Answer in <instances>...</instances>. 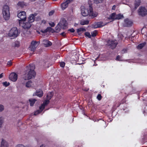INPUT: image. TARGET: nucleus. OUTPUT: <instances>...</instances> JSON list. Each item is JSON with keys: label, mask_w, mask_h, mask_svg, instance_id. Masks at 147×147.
<instances>
[{"label": "nucleus", "mask_w": 147, "mask_h": 147, "mask_svg": "<svg viewBox=\"0 0 147 147\" xmlns=\"http://www.w3.org/2000/svg\"><path fill=\"white\" fill-rule=\"evenodd\" d=\"M90 11V16H92L93 17H96L98 15L97 13H94L93 11L92 6L91 5L89 6Z\"/></svg>", "instance_id": "2eb2a0df"}, {"label": "nucleus", "mask_w": 147, "mask_h": 147, "mask_svg": "<svg viewBox=\"0 0 147 147\" xmlns=\"http://www.w3.org/2000/svg\"><path fill=\"white\" fill-rule=\"evenodd\" d=\"M32 82L31 80L28 81L26 84V86L27 88H30L32 86Z\"/></svg>", "instance_id": "4be33fe9"}, {"label": "nucleus", "mask_w": 147, "mask_h": 147, "mask_svg": "<svg viewBox=\"0 0 147 147\" xmlns=\"http://www.w3.org/2000/svg\"><path fill=\"white\" fill-rule=\"evenodd\" d=\"M54 11L53 10L49 12V16H51L52 15L54 14Z\"/></svg>", "instance_id": "79ce46f5"}, {"label": "nucleus", "mask_w": 147, "mask_h": 147, "mask_svg": "<svg viewBox=\"0 0 147 147\" xmlns=\"http://www.w3.org/2000/svg\"><path fill=\"white\" fill-rule=\"evenodd\" d=\"M99 57V56L97 57V58L96 59V60L97 59H98V57Z\"/></svg>", "instance_id": "4d7b16f0"}, {"label": "nucleus", "mask_w": 147, "mask_h": 147, "mask_svg": "<svg viewBox=\"0 0 147 147\" xmlns=\"http://www.w3.org/2000/svg\"><path fill=\"white\" fill-rule=\"evenodd\" d=\"M49 24L50 26L51 27H54L55 26V24L54 22H52L51 23H49Z\"/></svg>", "instance_id": "c03bdc74"}, {"label": "nucleus", "mask_w": 147, "mask_h": 147, "mask_svg": "<svg viewBox=\"0 0 147 147\" xmlns=\"http://www.w3.org/2000/svg\"><path fill=\"white\" fill-rule=\"evenodd\" d=\"M32 1H35V0H31Z\"/></svg>", "instance_id": "13d9d810"}, {"label": "nucleus", "mask_w": 147, "mask_h": 147, "mask_svg": "<svg viewBox=\"0 0 147 147\" xmlns=\"http://www.w3.org/2000/svg\"><path fill=\"white\" fill-rule=\"evenodd\" d=\"M115 13H114L111 14V15H110L108 18L110 20H112L113 19H115Z\"/></svg>", "instance_id": "393cba45"}, {"label": "nucleus", "mask_w": 147, "mask_h": 147, "mask_svg": "<svg viewBox=\"0 0 147 147\" xmlns=\"http://www.w3.org/2000/svg\"><path fill=\"white\" fill-rule=\"evenodd\" d=\"M102 96L100 94H98L97 97V98L99 100H100L101 99Z\"/></svg>", "instance_id": "37998d69"}, {"label": "nucleus", "mask_w": 147, "mask_h": 147, "mask_svg": "<svg viewBox=\"0 0 147 147\" xmlns=\"http://www.w3.org/2000/svg\"><path fill=\"white\" fill-rule=\"evenodd\" d=\"M97 34V31L95 30L94 31L91 32L92 36V37H94L96 36Z\"/></svg>", "instance_id": "f704fd0d"}, {"label": "nucleus", "mask_w": 147, "mask_h": 147, "mask_svg": "<svg viewBox=\"0 0 147 147\" xmlns=\"http://www.w3.org/2000/svg\"><path fill=\"white\" fill-rule=\"evenodd\" d=\"M36 101V100L35 99L31 98L29 100V101L30 103V106H33L34 104V103L35 101Z\"/></svg>", "instance_id": "5701e85b"}, {"label": "nucleus", "mask_w": 147, "mask_h": 147, "mask_svg": "<svg viewBox=\"0 0 147 147\" xmlns=\"http://www.w3.org/2000/svg\"><path fill=\"white\" fill-rule=\"evenodd\" d=\"M144 113H145V111H144Z\"/></svg>", "instance_id": "e2e57ef3"}, {"label": "nucleus", "mask_w": 147, "mask_h": 147, "mask_svg": "<svg viewBox=\"0 0 147 147\" xmlns=\"http://www.w3.org/2000/svg\"><path fill=\"white\" fill-rule=\"evenodd\" d=\"M43 44L45 47H48L52 45V43L51 42L47 40H44L42 41Z\"/></svg>", "instance_id": "f3484780"}, {"label": "nucleus", "mask_w": 147, "mask_h": 147, "mask_svg": "<svg viewBox=\"0 0 147 147\" xmlns=\"http://www.w3.org/2000/svg\"><path fill=\"white\" fill-rule=\"evenodd\" d=\"M120 58V56L119 55H118V56H117V57H116V60H119V58Z\"/></svg>", "instance_id": "3c124183"}, {"label": "nucleus", "mask_w": 147, "mask_h": 147, "mask_svg": "<svg viewBox=\"0 0 147 147\" xmlns=\"http://www.w3.org/2000/svg\"><path fill=\"white\" fill-rule=\"evenodd\" d=\"M89 23V21L88 20H84L81 21L80 24L82 25L88 24Z\"/></svg>", "instance_id": "c85d7f7f"}, {"label": "nucleus", "mask_w": 147, "mask_h": 147, "mask_svg": "<svg viewBox=\"0 0 147 147\" xmlns=\"http://www.w3.org/2000/svg\"><path fill=\"white\" fill-rule=\"evenodd\" d=\"M1 147H8V144L7 142L4 139H2V141L1 144Z\"/></svg>", "instance_id": "a211bd4d"}, {"label": "nucleus", "mask_w": 147, "mask_h": 147, "mask_svg": "<svg viewBox=\"0 0 147 147\" xmlns=\"http://www.w3.org/2000/svg\"><path fill=\"white\" fill-rule=\"evenodd\" d=\"M18 5L21 7H23L24 5V2H20L18 3Z\"/></svg>", "instance_id": "72a5a7b5"}, {"label": "nucleus", "mask_w": 147, "mask_h": 147, "mask_svg": "<svg viewBox=\"0 0 147 147\" xmlns=\"http://www.w3.org/2000/svg\"><path fill=\"white\" fill-rule=\"evenodd\" d=\"M142 30H143V29H142V30H141V31H142Z\"/></svg>", "instance_id": "bf43d9fd"}, {"label": "nucleus", "mask_w": 147, "mask_h": 147, "mask_svg": "<svg viewBox=\"0 0 147 147\" xmlns=\"http://www.w3.org/2000/svg\"><path fill=\"white\" fill-rule=\"evenodd\" d=\"M123 17V16L120 14L118 15H116L115 14V19H120Z\"/></svg>", "instance_id": "c756f323"}, {"label": "nucleus", "mask_w": 147, "mask_h": 147, "mask_svg": "<svg viewBox=\"0 0 147 147\" xmlns=\"http://www.w3.org/2000/svg\"><path fill=\"white\" fill-rule=\"evenodd\" d=\"M94 2L96 4H98L99 3H101L102 2L103 0H93Z\"/></svg>", "instance_id": "473e14b6"}, {"label": "nucleus", "mask_w": 147, "mask_h": 147, "mask_svg": "<svg viewBox=\"0 0 147 147\" xmlns=\"http://www.w3.org/2000/svg\"><path fill=\"white\" fill-rule=\"evenodd\" d=\"M45 106L44 105V104H42L41 106L39 107V110H37L34 113V115H36L40 113L45 108Z\"/></svg>", "instance_id": "4468645a"}, {"label": "nucleus", "mask_w": 147, "mask_h": 147, "mask_svg": "<svg viewBox=\"0 0 147 147\" xmlns=\"http://www.w3.org/2000/svg\"><path fill=\"white\" fill-rule=\"evenodd\" d=\"M65 63L64 62H61L60 63V65L61 67H64L65 65Z\"/></svg>", "instance_id": "a19ab883"}, {"label": "nucleus", "mask_w": 147, "mask_h": 147, "mask_svg": "<svg viewBox=\"0 0 147 147\" xmlns=\"http://www.w3.org/2000/svg\"><path fill=\"white\" fill-rule=\"evenodd\" d=\"M9 9V7L7 5H5L3 7V16L5 20H7L10 17Z\"/></svg>", "instance_id": "f03ea898"}, {"label": "nucleus", "mask_w": 147, "mask_h": 147, "mask_svg": "<svg viewBox=\"0 0 147 147\" xmlns=\"http://www.w3.org/2000/svg\"><path fill=\"white\" fill-rule=\"evenodd\" d=\"M43 94V93L42 91L41 90H38L36 91V92L33 94V96L36 95L39 97H41L42 96Z\"/></svg>", "instance_id": "dca6fc26"}, {"label": "nucleus", "mask_w": 147, "mask_h": 147, "mask_svg": "<svg viewBox=\"0 0 147 147\" xmlns=\"http://www.w3.org/2000/svg\"><path fill=\"white\" fill-rule=\"evenodd\" d=\"M40 147H44V146L43 145H42L40 146Z\"/></svg>", "instance_id": "6e6d98bb"}, {"label": "nucleus", "mask_w": 147, "mask_h": 147, "mask_svg": "<svg viewBox=\"0 0 147 147\" xmlns=\"http://www.w3.org/2000/svg\"><path fill=\"white\" fill-rule=\"evenodd\" d=\"M80 11L81 14L84 16H86L88 15L90 16V11L88 8L82 5L80 7Z\"/></svg>", "instance_id": "20e7f679"}, {"label": "nucleus", "mask_w": 147, "mask_h": 147, "mask_svg": "<svg viewBox=\"0 0 147 147\" xmlns=\"http://www.w3.org/2000/svg\"><path fill=\"white\" fill-rule=\"evenodd\" d=\"M97 24L98 28H100L103 26V25H102V23L101 22H98L97 23Z\"/></svg>", "instance_id": "ea45409f"}, {"label": "nucleus", "mask_w": 147, "mask_h": 147, "mask_svg": "<svg viewBox=\"0 0 147 147\" xmlns=\"http://www.w3.org/2000/svg\"><path fill=\"white\" fill-rule=\"evenodd\" d=\"M17 16L20 19V21H25L26 18V13L24 11H21L18 14Z\"/></svg>", "instance_id": "0eeeda50"}, {"label": "nucleus", "mask_w": 147, "mask_h": 147, "mask_svg": "<svg viewBox=\"0 0 147 147\" xmlns=\"http://www.w3.org/2000/svg\"><path fill=\"white\" fill-rule=\"evenodd\" d=\"M26 68L27 70L23 76V78L25 80H27L34 78L36 76V73L34 70L35 68L34 65L33 64H30Z\"/></svg>", "instance_id": "f257e3e1"}, {"label": "nucleus", "mask_w": 147, "mask_h": 147, "mask_svg": "<svg viewBox=\"0 0 147 147\" xmlns=\"http://www.w3.org/2000/svg\"><path fill=\"white\" fill-rule=\"evenodd\" d=\"M60 23H58L57 26L55 28V30H54V32H59L61 28H62L61 26H60Z\"/></svg>", "instance_id": "412c9836"}, {"label": "nucleus", "mask_w": 147, "mask_h": 147, "mask_svg": "<svg viewBox=\"0 0 147 147\" xmlns=\"http://www.w3.org/2000/svg\"><path fill=\"white\" fill-rule=\"evenodd\" d=\"M4 122V119L3 117H0V128H1L2 127V124Z\"/></svg>", "instance_id": "2f4dec72"}, {"label": "nucleus", "mask_w": 147, "mask_h": 147, "mask_svg": "<svg viewBox=\"0 0 147 147\" xmlns=\"http://www.w3.org/2000/svg\"><path fill=\"white\" fill-rule=\"evenodd\" d=\"M141 3L140 0H135L134 2L135 9H136L137 7L140 5Z\"/></svg>", "instance_id": "aec40b11"}, {"label": "nucleus", "mask_w": 147, "mask_h": 147, "mask_svg": "<svg viewBox=\"0 0 147 147\" xmlns=\"http://www.w3.org/2000/svg\"><path fill=\"white\" fill-rule=\"evenodd\" d=\"M72 0H66V1L65 2L66 3H67V4L68 5L69 3H70L72 1Z\"/></svg>", "instance_id": "09e8293b"}, {"label": "nucleus", "mask_w": 147, "mask_h": 147, "mask_svg": "<svg viewBox=\"0 0 147 147\" xmlns=\"http://www.w3.org/2000/svg\"><path fill=\"white\" fill-rule=\"evenodd\" d=\"M38 42L34 40L32 41L31 43L29 48L30 50L33 52L36 50L38 46Z\"/></svg>", "instance_id": "423d86ee"}, {"label": "nucleus", "mask_w": 147, "mask_h": 147, "mask_svg": "<svg viewBox=\"0 0 147 147\" xmlns=\"http://www.w3.org/2000/svg\"><path fill=\"white\" fill-rule=\"evenodd\" d=\"M59 23H60V26L63 29H65L67 28V23L65 19H63Z\"/></svg>", "instance_id": "f8f14e48"}, {"label": "nucleus", "mask_w": 147, "mask_h": 147, "mask_svg": "<svg viewBox=\"0 0 147 147\" xmlns=\"http://www.w3.org/2000/svg\"><path fill=\"white\" fill-rule=\"evenodd\" d=\"M2 84H3V85L5 86V87L9 86L10 84L9 83V82H3Z\"/></svg>", "instance_id": "e433bc0d"}, {"label": "nucleus", "mask_w": 147, "mask_h": 147, "mask_svg": "<svg viewBox=\"0 0 147 147\" xmlns=\"http://www.w3.org/2000/svg\"><path fill=\"white\" fill-rule=\"evenodd\" d=\"M146 44L145 42H144L139 44L137 46V49H141Z\"/></svg>", "instance_id": "a878e982"}, {"label": "nucleus", "mask_w": 147, "mask_h": 147, "mask_svg": "<svg viewBox=\"0 0 147 147\" xmlns=\"http://www.w3.org/2000/svg\"><path fill=\"white\" fill-rule=\"evenodd\" d=\"M142 30H143V29H142V30H141V31H142Z\"/></svg>", "instance_id": "680f3d73"}, {"label": "nucleus", "mask_w": 147, "mask_h": 147, "mask_svg": "<svg viewBox=\"0 0 147 147\" xmlns=\"http://www.w3.org/2000/svg\"><path fill=\"white\" fill-rule=\"evenodd\" d=\"M138 13L139 15L144 16L147 15V10L144 7H141L138 9Z\"/></svg>", "instance_id": "39448f33"}, {"label": "nucleus", "mask_w": 147, "mask_h": 147, "mask_svg": "<svg viewBox=\"0 0 147 147\" xmlns=\"http://www.w3.org/2000/svg\"><path fill=\"white\" fill-rule=\"evenodd\" d=\"M3 76V74L1 73L0 75V78H2Z\"/></svg>", "instance_id": "603ef678"}, {"label": "nucleus", "mask_w": 147, "mask_h": 147, "mask_svg": "<svg viewBox=\"0 0 147 147\" xmlns=\"http://www.w3.org/2000/svg\"><path fill=\"white\" fill-rule=\"evenodd\" d=\"M116 7V6L115 5H113L112 7V9L115 10V9Z\"/></svg>", "instance_id": "8fccbe9b"}, {"label": "nucleus", "mask_w": 147, "mask_h": 147, "mask_svg": "<svg viewBox=\"0 0 147 147\" xmlns=\"http://www.w3.org/2000/svg\"><path fill=\"white\" fill-rule=\"evenodd\" d=\"M86 31V29L83 28H78L77 30V32L79 34V33L82 31Z\"/></svg>", "instance_id": "7c9ffc66"}, {"label": "nucleus", "mask_w": 147, "mask_h": 147, "mask_svg": "<svg viewBox=\"0 0 147 147\" xmlns=\"http://www.w3.org/2000/svg\"><path fill=\"white\" fill-rule=\"evenodd\" d=\"M45 32H54V30L50 27H48L45 29Z\"/></svg>", "instance_id": "bb28decb"}, {"label": "nucleus", "mask_w": 147, "mask_h": 147, "mask_svg": "<svg viewBox=\"0 0 147 147\" xmlns=\"http://www.w3.org/2000/svg\"><path fill=\"white\" fill-rule=\"evenodd\" d=\"M84 34L86 36L88 37L89 38H91V35L90 33L88 32H86Z\"/></svg>", "instance_id": "c9c22d12"}, {"label": "nucleus", "mask_w": 147, "mask_h": 147, "mask_svg": "<svg viewBox=\"0 0 147 147\" xmlns=\"http://www.w3.org/2000/svg\"><path fill=\"white\" fill-rule=\"evenodd\" d=\"M31 23L29 22H23L22 25L23 28L24 29H28L31 27Z\"/></svg>", "instance_id": "ddd939ff"}, {"label": "nucleus", "mask_w": 147, "mask_h": 147, "mask_svg": "<svg viewBox=\"0 0 147 147\" xmlns=\"http://www.w3.org/2000/svg\"><path fill=\"white\" fill-rule=\"evenodd\" d=\"M142 30H143V29H142V30H141V31H142Z\"/></svg>", "instance_id": "052dcab7"}, {"label": "nucleus", "mask_w": 147, "mask_h": 147, "mask_svg": "<svg viewBox=\"0 0 147 147\" xmlns=\"http://www.w3.org/2000/svg\"><path fill=\"white\" fill-rule=\"evenodd\" d=\"M68 6V5L67 3H66L65 2L63 3H62L61 4V7L62 9H65Z\"/></svg>", "instance_id": "cd10ccee"}, {"label": "nucleus", "mask_w": 147, "mask_h": 147, "mask_svg": "<svg viewBox=\"0 0 147 147\" xmlns=\"http://www.w3.org/2000/svg\"><path fill=\"white\" fill-rule=\"evenodd\" d=\"M45 30H41L40 31L43 33H46V32H45Z\"/></svg>", "instance_id": "5fc2aeb1"}, {"label": "nucleus", "mask_w": 147, "mask_h": 147, "mask_svg": "<svg viewBox=\"0 0 147 147\" xmlns=\"http://www.w3.org/2000/svg\"><path fill=\"white\" fill-rule=\"evenodd\" d=\"M53 93L52 92H50L47 94V100H45L43 103V104H44V105L45 106L49 103V100L53 97Z\"/></svg>", "instance_id": "6e6552de"}, {"label": "nucleus", "mask_w": 147, "mask_h": 147, "mask_svg": "<svg viewBox=\"0 0 147 147\" xmlns=\"http://www.w3.org/2000/svg\"><path fill=\"white\" fill-rule=\"evenodd\" d=\"M16 147H25V146L22 144H18L17 145Z\"/></svg>", "instance_id": "de8ad7c7"}, {"label": "nucleus", "mask_w": 147, "mask_h": 147, "mask_svg": "<svg viewBox=\"0 0 147 147\" xmlns=\"http://www.w3.org/2000/svg\"><path fill=\"white\" fill-rule=\"evenodd\" d=\"M133 22L131 20L128 19H126L124 20L123 26L125 27H129L131 26Z\"/></svg>", "instance_id": "9d476101"}, {"label": "nucleus", "mask_w": 147, "mask_h": 147, "mask_svg": "<svg viewBox=\"0 0 147 147\" xmlns=\"http://www.w3.org/2000/svg\"><path fill=\"white\" fill-rule=\"evenodd\" d=\"M61 35H62L63 36H65V33L64 32H63L61 34Z\"/></svg>", "instance_id": "864d4df0"}, {"label": "nucleus", "mask_w": 147, "mask_h": 147, "mask_svg": "<svg viewBox=\"0 0 147 147\" xmlns=\"http://www.w3.org/2000/svg\"><path fill=\"white\" fill-rule=\"evenodd\" d=\"M19 33L17 28L16 27H14L11 28L9 31L8 35L9 36H12L16 38L18 36Z\"/></svg>", "instance_id": "7ed1b4c3"}, {"label": "nucleus", "mask_w": 147, "mask_h": 147, "mask_svg": "<svg viewBox=\"0 0 147 147\" xmlns=\"http://www.w3.org/2000/svg\"><path fill=\"white\" fill-rule=\"evenodd\" d=\"M12 46L14 47H18L20 46V42H19L16 41H15L12 44Z\"/></svg>", "instance_id": "b1692460"}, {"label": "nucleus", "mask_w": 147, "mask_h": 147, "mask_svg": "<svg viewBox=\"0 0 147 147\" xmlns=\"http://www.w3.org/2000/svg\"><path fill=\"white\" fill-rule=\"evenodd\" d=\"M18 78L17 75L15 73H11L9 76V79L13 82H15L17 80Z\"/></svg>", "instance_id": "9b49d317"}, {"label": "nucleus", "mask_w": 147, "mask_h": 147, "mask_svg": "<svg viewBox=\"0 0 147 147\" xmlns=\"http://www.w3.org/2000/svg\"><path fill=\"white\" fill-rule=\"evenodd\" d=\"M117 44V42L116 41L111 40L108 41V45L110 46V47L112 49H114Z\"/></svg>", "instance_id": "1a4fd4ad"}, {"label": "nucleus", "mask_w": 147, "mask_h": 147, "mask_svg": "<svg viewBox=\"0 0 147 147\" xmlns=\"http://www.w3.org/2000/svg\"><path fill=\"white\" fill-rule=\"evenodd\" d=\"M92 27L93 28H98L97 23H94L92 25Z\"/></svg>", "instance_id": "4c0bfd02"}, {"label": "nucleus", "mask_w": 147, "mask_h": 147, "mask_svg": "<svg viewBox=\"0 0 147 147\" xmlns=\"http://www.w3.org/2000/svg\"><path fill=\"white\" fill-rule=\"evenodd\" d=\"M68 31H70L71 32H74L75 31V30L73 28H71V29H69Z\"/></svg>", "instance_id": "a18cd8bd"}, {"label": "nucleus", "mask_w": 147, "mask_h": 147, "mask_svg": "<svg viewBox=\"0 0 147 147\" xmlns=\"http://www.w3.org/2000/svg\"><path fill=\"white\" fill-rule=\"evenodd\" d=\"M4 110V107L2 105L0 104V112H2Z\"/></svg>", "instance_id": "58836bf2"}, {"label": "nucleus", "mask_w": 147, "mask_h": 147, "mask_svg": "<svg viewBox=\"0 0 147 147\" xmlns=\"http://www.w3.org/2000/svg\"><path fill=\"white\" fill-rule=\"evenodd\" d=\"M12 63L11 61V60L8 61L7 63V65H9V66H11L12 65Z\"/></svg>", "instance_id": "49530a36"}, {"label": "nucleus", "mask_w": 147, "mask_h": 147, "mask_svg": "<svg viewBox=\"0 0 147 147\" xmlns=\"http://www.w3.org/2000/svg\"><path fill=\"white\" fill-rule=\"evenodd\" d=\"M36 16V15H34V14H31L28 18V22L31 23L33 22L34 21V17Z\"/></svg>", "instance_id": "6ab92c4d"}]
</instances>
